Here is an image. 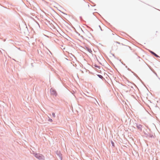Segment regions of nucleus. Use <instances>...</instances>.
Returning a JSON list of instances; mask_svg holds the SVG:
<instances>
[{
	"label": "nucleus",
	"instance_id": "9",
	"mask_svg": "<svg viewBox=\"0 0 160 160\" xmlns=\"http://www.w3.org/2000/svg\"><path fill=\"white\" fill-rule=\"evenodd\" d=\"M48 121L52 122V119L49 118V119L48 120Z\"/></svg>",
	"mask_w": 160,
	"mask_h": 160
},
{
	"label": "nucleus",
	"instance_id": "6",
	"mask_svg": "<svg viewBox=\"0 0 160 160\" xmlns=\"http://www.w3.org/2000/svg\"><path fill=\"white\" fill-rule=\"evenodd\" d=\"M147 138H154V136L153 135H152V134L150 133V134L147 135Z\"/></svg>",
	"mask_w": 160,
	"mask_h": 160
},
{
	"label": "nucleus",
	"instance_id": "3",
	"mask_svg": "<svg viewBox=\"0 0 160 160\" xmlns=\"http://www.w3.org/2000/svg\"><path fill=\"white\" fill-rule=\"evenodd\" d=\"M136 126L138 130L141 131L142 130V125L136 123Z\"/></svg>",
	"mask_w": 160,
	"mask_h": 160
},
{
	"label": "nucleus",
	"instance_id": "4",
	"mask_svg": "<svg viewBox=\"0 0 160 160\" xmlns=\"http://www.w3.org/2000/svg\"><path fill=\"white\" fill-rule=\"evenodd\" d=\"M85 49L90 53H91L92 52L91 48H90L88 47H86Z\"/></svg>",
	"mask_w": 160,
	"mask_h": 160
},
{
	"label": "nucleus",
	"instance_id": "1",
	"mask_svg": "<svg viewBox=\"0 0 160 160\" xmlns=\"http://www.w3.org/2000/svg\"><path fill=\"white\" fill-rule=\"evenodd\" d=\"M32 154L37 159L39 160H45V157L42 155L40 153H36L33 151Z\"/></svg>",
	"mask_w": 160,
	"mask_h": 160
},
{
	"label": "nucleus",
	"instance_id": "8",
	"mask_svg": "<svg viewBox=\"0 0 160 160\" xmlns=\"http://www.w3.org/2000/svg\"><path fill=\"white\" fill-rule=\"evenodd\" d=\"M111 144H112V146L113 147H114V142L112 141H111Z\"/></svg>",
	"mask_w": 160,
	"mask_h": 160
},
{
	"label": "nucleus",
	"instance_id": "12",
	"mask_svg": "<svg viewBox=\"0 0 160 160\" xmlns=\"http://www.w3.org/2000/svg\"><path fill=\"white\" fill-rule=\"evenodd\" d=\"M58 154V156H59L60 157H61V154Z\"/></svg>",
	"mask_w": 160,
	"mask_h": 160
},
{
	"label": "nucleus",
	"instance_id": "10",
	"mask_svg": "<svg viewBox=\"0 0 160 160\" xmlns=\"http://www.w3.org/2000/svg\"><path fill=\"white\" fill-rule=\"evenodd\" d=\"M52 117H54V118H55V117L56 116H55V113H54L53 112V113H52Z\"/></svg>",
	"mask_w": 160,
	"mask_h": 160
},
{
	"label": "nucleus",
	"instance_id": "7",
	"mask_svg": "<svg viewBox=\"0 0 160 160\" xmlns=\"http://www.w3.org/2000/svg\"><path fill=\"white\" fill-rule=\"evenodd\" d=\"M98 76L100 78L102 79H105L104 78H103L102 76L100 75H98Z\"/></svg>",
	"mask_w": 160,
	"mask_h": 160
},
{
	"label": "nucleus",
	"instance_id": "11",
	"mask_svg": "<svg viewBox=\"0 0 160 160\" xmlns=\"http://www.w3.org/2000/svg\"><path fill=\"white\" fill-rule=\"evenodd\" d=\"M153 72L156 76H157V73L155 72L154 71Z\"/></svg>",
	"mask_w": 160,
	"mask_h": 160
},
{
	"label": "nucleus",
	"instance_id": "13",
	"mask_svg": "<svg viewBox=\"0 0 160 160\" xmlns=\"http://www.w3.org/2000/svg\"><path fill=\"white\" fill-rule=\"evenodd\" d=\"M116 42L117 43H118L119 44H120V43L119 42Z\"/></svg>",
	"mask_w": 160,
	"mask_h": 160
},
{
	"label": "nucleus",
	"instance_id": "5",
	"mask_svg": "<svg viewBox=\"0 0 160 160\" xmlns=\"http://www.w3.org/2000/svg\"><path fill=\"white\" fill-rule=\"evenodd\" d=\"M150 52L153 55H154L156 57H159V56L157 55V54H156L155 53H154V52L150 51Z\"/></svg>",
	"mask_w": 160,
	"mask_h": 160
},
{
	"label": "nucleus",
	"instance_id": "2",
	"mask_svg": "<svg viewBox=\"0 0 160 160\" xmlns=\"http://www.w3.org/2000/svg\"><path fill=\"white\" fill-rule=\"evenodd\" d=\"M51 94L53 96L56 97L57 95V92L56 91L52 88H51L50 89Z\"/></svg>",
	"mask_w": 160,
	"mask_h": 160
}]
</instances>
